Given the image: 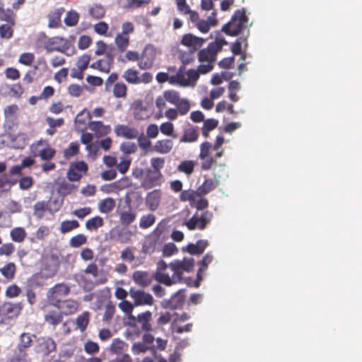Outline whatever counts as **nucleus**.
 <instances>
[{
  "label": "nucleus",
  "mask_w": 362,
  "mask_h": 362,
  "mask_svg": "<svg viewBox=\"0 0 362 362\" xmlns=\"http://www.w3.org/2000/svg\"><path fill=\"white\" fill-rule=\"evenodd\" d=\"M194 267V259L192 257L174 259L170 262V271L173 274L171 278H169L168 275L163 273L166 269V262L164 260H160L157 262L155 279L158 282L170 286L181 282L184 272H192Z\"/></svg>",
  "instance_id": "nucleus-1"
},
{
  "label": "nucleus",
  "mask_w": 362,
  "mask_h": 362,
  "mask_svg": "<svg viewBox=\"0 0 362 362\" xmlns=\"http://www.w3.org/2000/svg\"><path fill=\"white\" fill-rule=\"evenodd\" d=\"M228 45V42L223 37H216L210 42L206 48L202 49L198 52V60L201 63L199 71L202 74L210 72L214 68V64L216 61L217 54L221 51L223 45Z\"/></svg>",
  "instance_id": "nucleus-2"
},
{
  "label": "nucleus",
  "mask_w": 362,
  "mask_h": 362,
  "mask_svg": "<svg viewBox=\"0 0 362 362\" xmlns=\"http://www.w3.org/2000/svg\"><path fill=\"white\" fill-rule=\"evenodd\" d=\"M248 17L245 8L236 10L229 22L222 27V31L229 36H237L247 27Z\"/></svg>",
  "instance_id": "nucleus-3"
},
{
  "label": "nucleus",
  "mask_w": 362,
  "mask_h": 362,
  "mask_svg": "<svg viewBox=\"0 0 362 362\" xmlns=\"http://www.w3.org/2000/svg\"><path fill=\"white\" fill-rule=\"evenodd\" d=\"M23 309L21 302L6 301L0 305V324L8 325L15 321Z\"/></svg>",
  "instance_id": "nucleus-4"
},
{
  "label": "nucleus",
  "mask_w": 362,
  "mask_h": 362,
  "mask_svg": "<svg viewBox=\"0 0 362 362\" xmlns=\"http://www.w3.org/2000/svg\"><path fill=\"white\" fill-rule=\"evenodd\" d=\"M45 48L47 52L57 51L67 56H71L75 52L74 47L71 46L66 40L59 36L49 37L45 43Z\"/></svg>",
  "instance_id": "nucleus-5"
},
{
  "label": "nucleus",
  "mask_w": 362,
  "mask_h": 362,
  "mask_svg": "<svg viewBox=\"0 0 362 362\" xmlns=\"http://www.w3.org/2000/svg\"><path fill=\"white\" fill-rule=\"evenodd\" d=\"M184 66L180 67L177 74L170 78V82L171 83H177L182 86L186 87L190 85L191 81H197L199 78V75L202 74V72L199 71V66L197 70L189 69L186 75L184 73Z\"/></svg>",
  "instance_id": "nucleus-6"
},
{
  "label": "nucleus",
  "mask_w": 362,
  "mask_h": 362,
  "mask_svg": "<svg viewBox=\"0 0 362 362\" xmlns=\"http://www.w3.org/2000/svg\"><path fill=\"white\" fill-rule=\"evenodd\" d=\"M70 293V288L65 284H57L50 288L47 293V298L49 303L54 307L62 301V298Z\"/></svg>",
  "instance_id": "nucleus-7"
},
{
  "label": "nucleus",
  "mask_w": 362,
  "mask_h": 362,
  "mask_svg": "<svg viewBox=\"0 0 362 362\" xmlns=\"http://www.w3.org/2000/svg\"><path fill=\"white\" fill-rule=\"evenodd\" d=\"M164 181V177L162 173H158L151 170V168H146V173L141 181V187L146 189H150L155 187H159Z\"/></svg>",
  "instance_id": "nucleus-8"
},
{
  "label": "nucleus",
  "mask_w": 362,
  "mask_h": 362,
  "mask_svg": "<svg viewBox=\"0 0 362 362\" xmlns=\"http://www.w3.org/2000/svg\"><path fill=\"white\" fill-rule=\"evenodd\" d=\"M88 170V166L85 161L72 162L70 163L69 168L66 173V177L71 182H78L83 175H86Z\"/></svg>",
  "instance_id": "nucleus-9"
},
{
  "label": "nucleus",
  "mask_w": 362,
  "mask_h": 362,
  "mask_svg": "<svg viewBox=\"0 0 362 362\" xmlns=\"http://www.w3.org/2000/svg\"><path fill=\"white\" fill-rule=\"evenodd\" d=\"M213 214L209 211L202 213L200 216L194 215L186 223L185 226L190 230L199 229L204 230L206 226L211 222Z\"/></svg>",
  "instance_id": "nucleus-10"
},
{
  "label": "nucleus",
  "mask_w": 362,
  "mask_h": 362,
  "mask_svg": "<svg viewBox=\"0 0 362 362\" xmlns=\"http://www.w3.org/2000/svg\"><path fill=\"white\" fill-rule=\"evenodd\" d=\"M156 56V50L153 45H146L140 54L138 66L142 70L151 69L154 63Z\"/></svg>",
  "instance_id": "nucleus-11"
},
{
  "label": "nucleus",
  "mask_w": 362,
  "mask_h": 362,
  "mask_svg": "<svg viewBox=\"0 0 362 362\" xmlns=\"http://www.w3.org/2000/svg\"><path fill=\"white\" fill-rule=\"evenodd\" d=\"M57 349L56 341L49 337H43L37 339L35 351L44 357L48 356Z\"/></svg>",
  "instance_id": "nucleus-12"
},
{
  "label": "nucleus",
  "mask_w": 362,
  "mask_h": 362,
  "mask_svg": "<svg viewBox=\"0 0 362 362\" xmlns=\"http://www.w3.org/2000/svg\"><path fill=\"white\" fill-rule=\"evenodd\" d=\"M180 98L178 91L167 90L163 93L162 95L157 97L155 102L156 106L161 112L166 107V102L175 105L179 102Z\"/></svg>",
  "instance_id": "nucleus-13"
},
{
  "label": "nucleus",
  "mask_w": 362,
  "mask_h": 362,
  "mask_svg": "<svg viewBox=\"0 0 362 362\" xmlns=\"http://www.w3.org/2000/svg\"><path fill=\"white\" fill-rule=\"evenodd\" d=\"M35 156H39L43 160H50L55 154V149L51 148L46 142L38 141L32 146Z\"/></svg>",
  "instance_id": "nucleus-14"
},
{
  "label": "nucleus",
  "mask_w": 362,
  "mask_h": 362,
  "mask_svg": "<svg viewBox=\"0 0 362 362\" xmlns=\"http://www.w3.org/2000/svg\"><path fill=\"white\" fill-rule=\"evenodd\" d=\"M129 293L133 299L135 306L152 305L153 304L154 300L153 296L142 290L130 288Z\"/></svg>",
  "instance_id": "nucleus-15"
},
{
  "label": "nucleus",
  "mask_w": 362,
  "mask_h": 362,
  "mask_svg": "<svg viewBox=\"0 0 362 362\" xmlns=\"http://www.w3.org/2000/svg\"><path fill=\"white\" fill-rule=\"evenodd\" d=\"M131 319L134 321L135 325L139 327L141 331L148 332L152 329L151 324L152 313L150 311L141 313L137 317H132Z\"/></svg>",
  "instance_id": "nucleus-16"
},
{
  "label": "nucleus",
  "mask_w": 362,
  "mask_h": 362,
  "mask_svg": "<svg viewBox=\"0 0 362 362\" xmlns=\"http://www.w3.org/2000/svg\"><path fill=\"white\" fill-rule=\"evenodd\" d=\"M35 335L31 334L28 332H23L19 337V341L17 344V351L15 354H21L23 356H28L26 350L29 349L33 344V337Z\"/></svg>",
  "instance_id": "nucleus-17"
},
{
  "label": "nucleus",
  "mask_w": 362,
  "mask_h": 362,
  "mask_svg": "<svg viewBox=\"0 0 362 362\" xmlns=\"http://www.w3.org/2000/svg\"><path fill=\"white\" fill-rule=\"evenodd\" d=\"M214 256L211 252L206 253L202 260L198 262L199 269L197 274V279L194 282V286L199 287L200 281L203 279V274L207 269L208 266L212 262Z\"/></svg>",
  "instance_id": "nucleus-18"
},
{
  "label": "nucleus",
  "mask_w": 362,
  "mask_h": 362,
  "mask_svg": "<svg viewBox=\"0 0 362 362\" xmlns=\"http://www.w3.org/2000/svg\"><path fill=\"white\" fill-rule=\"evenodd\" d=\"M205 42V39L197 37L191 33L185 34L182 36V45L188 47L196 51L199 49Z\"/></svg>",
  "instance_id": "nucleus-19"
},
{
  "label": "nucleus",
  "mask_w": 362,
  "mask_h": 362,
  "mask_svg": "<svg viewBox=\"0 0 362 362\" xmlns=\"http://www.w3.org/2000/svg\"><path fill=\"white\" fill-rule=\"evenodd\" d=\"M64 315L60 310H45L44 320L46 323L55 327L63 321Z\"/></svg>",
  "instance_id": "nucleus-20"
},
{
  "label": "nucleus",
  "mask_w": 362,
  "mask_h": 362,
  "mask_svg": "<svg viewBox=\"0 0 362 362\" xmlns=\"http://www.w3.org/2000/svg\"><path fill=\"white\" fill-rule=\"evenodd\" d=\"M219 185V180L214 179H206L204 182L197 189V197H202L215 189Z\"/></svg>",
  "instance_id": "nucleus-21"
},
{
  "label": "nucleus",
  "mask_w": 362,
  "mask_h": 362,
  "mask_svg": "<svg viewBox=\"0 0 362 362\" xmlns=\"http://www.w3.org/2000/svg\"><path fill=\"white\" fill-rule=\"evenodd\" d=\"M88 127L93 132L97 137L107 135L111 132V127L105 125L101 121H92L88 124Z\"/></svg>",
  "instance_id": "nucleus-22"
},
{
  "label": "nucleus",
  "mask_w": 362,
  "mask_h": 362,
  "mask_svg": "<svg viewBox=\"0 0 362 362\" xmlns=\"http://www.w3.org/2000/svg\"><path fill=\"white\" fill-rule=\"evenodd\" d=\"M115 132L117 136H122L128 139H136L139 136L137 129L124 124H118L115 128Z\"/></svg>",
  "instance_id": "nucleus-23"
},
{
  "label": "nucleus",
  "mask_w": 362,
  "mask_h": 362,
  "mask_svg": "<svg viewBox=\"0 0 362 362\" xmlns=\"http://www.w3.org/2000/svg\"><path fill=\"white\" fill-rule=\"evenodd\" d=\"M79 306V303L73 299H66L62 300L58 306H56L58 310H60L64 315H69L75 313Z\"/></svg>",
  "instance_id": "nucleus-24"
},
{
  "label": "nucleus",
  "mask_w": 362,
  "mask_h": 362,
  "mask_svg": "<svg viewBox=\"0 0 362 362\" xmlns=\"http://www.w3.org/2000/svg\"><path fill=\"white\" fill-rule=\"evenodd\" d=\"M134 117L137 120L147 119L150 117L148 109L144 105L141 100H136L133 103Z\"/></svg>",
  "instance_id": "nucleus-25"
},
{
  "label": "nucleus",
  "mask_w": 362,
  "mask_h": 362,
  "mask_svg": "<svg viewBox=\"0 0 362 362\" xmlns=\"http://www.w3.org/2000/svg\"><path fill=\"white\" fill-rule=\"evenodd\" d=\"M208 245L209 243L206 240H199L195 244L189 243L186 247H182V251L187 252L192 255H201Z\"/></svg>",
  "instance_id": "nucleus-26"
},
{
  "label": "nucleus",
  "mask_w": 362,
  "mask_h": 362,
  "mask_svg": "<svg viewBox=\"0 0 362 362\" xmlns=\"http://www.w3.org/2000/svg\"><path fill=\"white\" fill-rule=\"evenodd\" d=\"M161 197L160 189H154L147 194L146 204L149 210L156 211L159 206Z\"/></svg>",
  "instance_id": "nucleus-27"
},
{
  "label": "nucleus",
  "mask_w": 362,
  "mask_h": 362,
  "mask_svg": "<svg viewBox=\"0 0 362 362\" xmlns=\"http://www.w3.org/2000/svg\"><path fill=\"white\" fill-rule=\"evenodd\" d=\"M132 279L136 284L143 288L149 286L152 281L150 274L144 271L134 272L132 275Z\"/></svg>",
  "instance_id": "nucleus-28"
},
{
  "label": "nucleus",
  "mask_w": 362,
  "mask_h": 362,
  "mask_svg": "<svg viewBox=\"0 0 362 362\" xmlns=\"http://www.w3.org/2000/svg\"><path fill=\"white\" fill-rule=\"evenodd\" d=\"M199 133L197 127L190 126L183 131V134L180 139V143H192L198 140Z\"/></svg>",
  "instance_id": "nucleus-29"
},
{
  "label": "nucleus",
  "mask_w": 362,
  "mask_h": 362,
  "mask_svg": "<svg viewBox=\"0 0 362 362\" xmlns=\"http://www.w3.org/2000/svg\"><path fill=\"white\" fill-rule=\"evenodd\" d=\"M173 148V141L170 139L158 140L153 146V150L159 153L167 154Z\"/></svg>",
  "instance_id": "nucleus-30"
},
{
  "label": "nucleus",
  "mask_w": 362,
  "mask_h": 362,
  "mask_svg": "<svg viewBox=\"0 0 362 362\" xmlns=\"http://www.w3.org/2000/svg\"><path fill=\"white\" fill-rule=\"evenodd\" d=\"M107 61L99 59L90 64V66L94 69H98L101 72L109 73L113 63V58L110 55H107Z\"/></svg>",
  "instance_id": "nucleus-31"
},
{
  "label": "nucleus",
  "mask_w": 362,
  "mask_h": 362,
  "mask_svg": "<svg viewBox=\"0 0 362 362\" xmlns=\"http://www.w3.org/2000/svg\"><path fill=\"white\" fill-rule=\"evenodd\" d=\"M64 9L63 8H60L56 9L53 11H51L48 16L49 23L48 26L51 28H58L61 23V16L64 13Z\"/></svg>",
  "instance_id": "nucleus-32"
},
{
  "label": "nucleus",
  "mask_w": 362,
  "mask_h": 362,
  "mask_svg": "<svg viewBox=\"0 0 362 362\" xmlns=\"http://www.w3.org/2000/svg\"><path fill=\"white\" fill-rule=\"evenodd\" d=\"M216 14V12H213V17H209L208 21L202 20L198 21L197 23V28L203 33H208L211 26H215L217 23V20L215 18Z\"/></svg>",
  "instance_id": "nucleus-33"
},
{
  "label": "nucleus",
  "mask_w": 362,
  "mask_h": 362,
  "mask_svg": "<svg viewBox=\"0 0 362 362\" xmlns=\"http://www.w3.org/2000/svg\"><path fill=\"white\" fill-rule=\"evenodd\" d=\"M115 200L112 197H107L98 203V209L103 214H109L115 209Z\"/></svg>",
  "instance_id": "nucleus-34"
},
{
  "label": "nucleus",
  "mask_w": 362,
  "mask_h": 362,
  "mask_svg": "<svg viewBox=\"0 0 362 362\" xmlns=\"http://www.w3.org/2000/svg\"><path fill=\"white\" fill-rule=\"evenodd\" d=\"M139 75L136 69L129 68L124 71L122 78L129 84H139Z\"/></svg>",
  "instance_id": "nucleus-35"
},
{
  "label": "nucleus",
  "mask_w": 362,
  "mask_h": 362,
  "mask_svg": "<svg viewBox=\"0 0 362 362\" xmlns=\"http://www.w3.org/2000/svg\"><path fill=\"white\" fill-rule=\"evenodd\" d=\"M0 21L6 23L16 22V14L11 8H4V4L0 1Z\"/></svg>",
  "instance_id": "nucleus-36"
},
{
  "label": "nucleus",
  "mask_w": 362,
  "mask_h": 362,
  "mask_svg": "<svg viewBox=\"0 0 362 362\" xmlns=\"http://www.w3.org/2000/svg\"><path fill=\"white\" fill-rule=\"evenodd\" d=\"M136 217V213L131 209L122 211L119 213V222L122 226H129L135 221Z\"/></svg>",
  "instance_id": "nucleus-37"
},
{
  "label": "nucleus",
  "mask_w": 362,
  "mask_h": 362,
  "mask_svg": "<svg viewBox=\"0 0 362 362\" xmlns=\"http://www.w3.org/2000/svg\"><path fill=\"white\" fill-rule=\"evenodd\" d=\"M104 225V220L99 216H95L86 222V228L88 230L93 231L97 230L99 228Z\"/></svg>",
  "instance_id": "nucleus-38"
},
{
  "label": "nucleus",
  "mask_w": 362,
  "mask_h": 362,
  "mask_svg": "<svg viewBox=\"0 0 362 362\" xmlns=\"http://www.w3.org/2000/svg\"><path fill=\"white\" fill-rule=\"evenodd\" d=\"M115 42L118 50L124 52L129 45V36L118 33L115 37Z\"/></svg>",
  "instance_id": "nucleus-39"
},
{
  "label": "nucleus",
  "mask_w": 362,
  "mask_h": 362,
  "mask_svg": "<svg viewBox=\"0 0 362 362\" xmlns=\"http://www.w3.org/2000/svg\"><path fill=\"white\" fill-rule=\"evenodd\" d=\"M16 22H9L0 25V37L3 39H11L13 35V27Z\"/></svg>",
  "instance_id": "nucleus-40"
},
{
  "label": "nucleus",
  "mask_w": 362,
  "mask_h": 362,
  "mask_svg": "<svg viewBox=\"0 0 362 362\" xmlns=\"http://www.w3.org/2000/svg\"><path fill=\"white\" fill-rule=\"evenodd\" d=\"M218 121L216 119H207L204 120V124L202 127V135L207 138L209 136V132L217 127Z\"/></svg>",
  "instance_id": "nucleus-41"
},
{
  "label": "nucleus",
  "mask_w": 362,
  "mask_h": 362,
  "mask_svg": "<svg viewBox=\"0 0 362 362\" xmlns=\"http://www.w3.org/2000/svg\"><path fill=\"white\" fill-rule=\"evenodd\" d=\"M112 93L117 98H124L127 94V86L123 82H117L113 86Z\"/></svg>",
  "instance_id": "nucleus-42"
},
{
  "label": "nucleus",
  "mask_w": 362,
  "mask_h": 362,
  "mask_svg": "<svg viewBox=\"0 0 362 362\" xmlns=\"http://www.w3.org/2000/svg\"><path fill=\"white\" fill-rule=\"evenodd\" d=\"M185 296L182 291L177 292L170 299V303L171 308L177 309L181 308L185 303Z\"/></svg>",
  "instance_id": "nucleus-43"
},
{
  "label": "nucleus",
  "mask_w": 362,
  "mask_h": 362,
  "mask_svg": "<svg viewBox=\"0 0 362 362\" xmlns=\"http://www.w3.org/2000/svg\"><path fill=\"white\" fill-rule=\"evenodd\" d=\"M79 223L76 220H66L60 223V232L63 234L67 233L79 227Z\"/></svg>",
  "instance_id": "nucleus-44"
},
{
  "label": "nucleus",
  "mask_w": 362,
  "mask_h": 362,
  "mask_svg": "<svg viewBox=\"0 0 362 362\" xmlns=\"http://www.w3.org/2000/svg\"><path fill=\"white\" fill-rule=\"evenodd\" d=\"M16 267L13 262L6 264L4 267L0 268L1 274L8 280H11L14 278Z\"/></svg>",
  "instance_id": "nucleus-45"
},
{
  "label": "nucleus",
  "mask_w": 362,
  "mask_h": 362,
  "mask_svg": "<svg viewBox=\"0 0 362 362\" xmlns=\"http://www.w3.org/2000/svg\"><path fill=\"white\" fill-rule=\"evenodd\" d=\"M10 235L13 241L22 243L26 237V232L23 228L17 227L11 230Z\"/></svg>",
  "instance_id": "nucleus-46"
},
{
  "label": "nucleus",
  "mask_w": 362,
  "mask_h": 362,
  "mask_svg": "<svg viewBox=\"0 0 362 362\" xmlns=\"http://www.w3.org/2000/svg\"><path fill=\"white\" fill-rule=\"evenodd\" d=\"M90 313L85 311L76 318V325L81 332H84L89 323Z\"/></svg>",
  "instance_id": "nucleus-47"
},
{
  "label": "nucleus",
  "mask_w": 362,
  "mask_h": 362,
  "mask_svg": "<svg viewBox=\"0 0 362 362\" xmlns=\"http://www.w3.org/2000/svg\"><path fill=\"white\" fill-rule=\"evenodd\" d=\"M79 153V144L77 141L71 142L69 146L64 151V157L66 159L76 156Z\"/></svg>",
  "instance_id": "nucleus-48"
},
{
  "label": "nucleus",
  "mask_w": 362,
  "mask_h": 362,
  "mask_svg": "<svg viewBox=\"0 0 362 362\" xmlns=\"http://www.w3.org/2000/svg\"><path fill=\"white\" fill-rule=\"evenodd\" d=\"M195 163L193 160L182 161L177 166V170L189 175L194 172Z\"/></svg>",
  "instance_id": "nucleus-49"
},
{
  "label": "nucleus",
  "mask_w": 362,
  "mask_h": 362,
  "mask_svg": "<svg viewBox=\"0 0 362 362\" xmlns=\"http://www.w3.org/2000/svg\"><path fill=\"white\" fill-rule=\"evenodd\" d=\"M165 158L160 157H153L150 160L151 170L158 173H162L161 170L165 166Z\"/></svg>",
  "instance_id": "nucleus-50"
},
{
  "label": "nucleus",
  "mask_w": 362,
  "mask_h": 362,
  "mask_svg": "<svg viewBox=\"0 0 362 362\" xmlns=\"http://www.w3.org/2000/svg\"><path fill=\"white\" fill-rule=\"evenodd\" d=\"M155 222L156 216L153 214H149L146 215H143L140 218L139 227L141 228L146 229L153 226L155 223Z\"/></svg>",
  "instance_id": "nucleus-51"
},
{
  "label": "nucleus",
  "mask_w": 362,
  "mask_h": 362,
  "mask_svg": "<svg viewBox=\"0 0 362 362\" xmlns=\"http://www.w3.org/2000/svg\"><path fill=\"white\" fill-rule=\"evenodd\" d=\"M178 114L185 115L188 113L190 109V104L187 98H180L179 102L175 105Z\"/></svg>",
  "instance_id": "nucleus-52"
},
{
  "label": "nucleus",
  "mask_w": 362,
  "mask_h": 362,
  "mask_svg": "<svg viewBox=\"0 0 362 362\" xmlns=\"http://www.w3.org/2000/svg\"><path fill=\"white\" fill-rule=\"evenodd\" d=\"M197 197V189H187L182 191L180 199L182 202H189L191 204L195 202V198Z\"/></svg>",
  "instance_id": "nucleus-53"
},
{
  "label": "nucleus",
  "mask_w": 362,
  "mask_h": 362,
  "mask_svg": "<svg viewBox=\"0 0 362 362\" xmlns=\"http://www.w3.org/2000/svg\"><path fill=\"white\" fill-rule=\"evenodd\" d=\"M79 20V15L76 11H70L67 12L64 23L67 26H75L77 25Z\"/></svg>",
  "instance_id": "nucleus-54"
},
{
  "label": "nucleus",
  "mask_w": 362,
  "mask_h": 362,
  "mask_svg": "<svg viewBox=\"0 0 362 362\" xmlns=\"http://www.w3.org/2000/svg\"><path fill=\"white\" fill-rule=\"evenodd\" d=\"M87 242V238L83 234H78L70 239L69 244L72 247H78Z\"/></svg>",
  "instance_id": "nucleus-55"
},
{
  "label": "nucleus",
  "mask_w": 362,
  "mask_h": 362,
  "mask_svg": "<svg viewBox=\"0 0 362 362\" xmlns=\"http://www.w3.org/2000/svg\"><path fill=\"white\" fill-rule=\"evenodd\" d=\"M35 55L32 52H25L20 55L18 62L25 66H30L34 62Z\"/></svg>",
  "instance_id": "nucleus-56"
},
{
  "label": "nucleus",
  "mask_w": 362,
  "mask_h": 362,
  "mask_svg": "<svg viewBox=\"0 0 362 362\" xmlns=\"http://www.w3.org/2000/svg\"><path fill=\"white\" fill-rule=\"evenodd\" d=\"M47 209V204L45 202H38L34 205V214L39 218H42Z\"/></svg>",
  "instance_id": "nucleus-57"
},
{
  "label": "nucleus",
  "mask_w": 362,
  "mask_h": 362,
  "mask_svg": "<svg viewBox=\"0 0 362 362\" xmlns=\"http://www.w3.org/2000/svg\"><path fill=\"white\" fill-rule=\"evenodd\" d=\"M161 133L165 136H171L173 138H176L177 135L173 134L174 125L172 122H166L162 123L160 127Z\"/></svg>",
  "instance_id": "nucleus-58"
},
{
  "label": "nucleus",
  "mask_w": 362,
  "mask_h": 362,
  "mask_svg": "<svg viewBox=\"0 0 362 362\" xmlns=\"http://www.w3.org/2000/svg\"><path fill=\"white\" fill-rule=\"evenodd\" d=\"M90 15L96 19L102 18L105 14V10L101 5H95L89 10Z\"/></svg>",
  "instance_id": "nucleus-59"
},
{
  "label": "nucleus",
  "mask_w": 362,
  "mask_h": 362,
  "mask_svg": "<svg viewBox=\"0 0 362 362\" xmlns=\"http://www.w3.org/2000/svg\"><path fill=\"white\" fill-rule=\"evenodd\" d=\"M108 28V24L104 21L98 22L93 26L94 31L100 35L110 36L107 34Z\"/></svg>",
  "instance_id": "nucleus-60"
},
{
  "label": "nucleus",
  "mask_w": 362,
  "mask_h": 362,
  "mask_svg": "<svg viewBox=\"0 0 362 362\" xmlns=\"http://www.w3.org/2000/svg\"><path fill=\"white\" fill-rule=\"evenodd\" d=\"M76 189V187L66 181H63L59 185V192L64 194H71Z\"/></svg>",
  "instance_id": "nucleus-61"
},
{
  "label": "nucleus",
  "mask_w": 362,
  "mask_h": 362,
  "mask_svg": "<svg viewBox=\"0 0 362 362\" xmlns=\"http://www.w3.org/2000/svg\"><path fill=\"white\" fill-rule=\"evenodd\" d=\"M21 293V288L16 284H12L7 287L5 295L6 297L13 298L18 297Z\"/></svg>",
  "instance_id": "nucleus-62"
},
{
  "label": "nucleus",
  "mask_w": 362,
  "mask_h": 362,
  "mask_svg": "<svg viewBox=\"0 0 362 362\" xmlns=\"http://www.w3.org/2000/svg\"><path fill=\"white\" fill-rule=\"evenodd\" d=\"M120 150L126 154H131L137 151V146L133 142H123L120 145Z\"/></svg>",
  "instance_id": "nucleus-63"
},
{
  "label": "nucleus",
  "mask_w": 362,
  "mask_h": 362,
  "mask_svg": "<svg viewBox=\"0 0 362 362\" xmlns=\"http://www.w3.org/2000/svg\"><path fill=\"white\" fill-rule=\"evenodd\" d=\"M178 252L177 247L173 243L164 245L163 248V256L170 257Z\"/></svg>",
  "instance_id": "nucleus-64"
}]
</instances>
